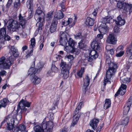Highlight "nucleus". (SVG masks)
I'll list each match as a JSON object with an SVG mask.
<instances>
[{"label": "nucleus", "mask_w": 132, "mask_h": 132, "mask_svg": "<svg viewBox=\"0 0 132 132\" xmlns=\"http://www.w3.org/2000/svg\"><path fill=\"white\" fill-rule=\"evenodd\" d=\"M123 49V47L122 45H120L117 48L116 50V52H121L123 51L122 50Z\"/></svg>", "instance_id": "052dcab7"}, {"label": "nucleus", "mask_w": 132, "mask_h": 132, "mask_svg": "<svg viewBox=\"0 0 132 132\" xmlns=\"http://www.w3.org/2000/svg\"><path fill=\"white\" fill-rule=\"evenodd\" d=\"M75 38L76 39H83V36L82 35L80 32H78L74 35Z\"/></svg>", "instance_id": "e433bc0d"}, {"label": "nucleus", "mask_w": 132, "mask_h": 132, "mask_svg": "<svg viewBox=\"0 0 132 132\" xmlns=\"http://www.w3.org/2000/svg\"><path fill=\"white\" fill-rule=\"evenodd\" d=\"M64 16V14L62 12H61L60 13L58 14L57 15H55L54 16V18L56 19L57 21L58 19H60L62 18Z\"/></svg>", "instance_id": "37998d69"}, {"label": "nucleus", "mask_w": 132, "mask_h": 132, "mask_svg": "<svg viewBox=\"0 0 132 132\" xmlns=\"http://www.w3.org/2000/svg\"><path fill=\"white\" fill-rule=\"evenodd\" d=\"M83 103L82 102H81L79 103L73 113V121L72 123L71 124L73 126H74V125L76 124L79 119L80 115L78 114V113L79 112V110L81 108V105Z\"/></svg>", "instance_id": "7ed1b4c3"}, {"label": "nucleus", "mask_w": 132, "mask_h": 132, "mask_svg": "<svg viewBox=\"0 0 132 132\" xmlns=\"http://www.w3.org/2000/svg\"><path fill=\"white\" fill-rule=\"evenodd\" d=\"M16 132H27L26 130V127L23 124H21L17 127Z\"/></svg>", "instance_id": "4be33fe9"}, {"label": "nucleus", "mask_w": 132, "mask_h": 132, "mask_svg": "<svg viewBox=\"0 0 132 132\" xmlns=\"http://www.w3.org/2000/svg\"><path fill=\"white\" fill-rule=\"evenodd\" d=\"M122 2H119L117 3V6L120 9H123V3L122 4Z\"/></svg>", "instance_id": "bf43d9fd"}, {"label": "nucleus", "mask_w": 132, "mask_h": 132, "mask_svg": "<svg viewBox=\"0 0 132 132\" xmlns=\"http://www.w3.org/2000/svg\"><path fill=\"white\" fill-rule=\"evenodd\" d=\"M99 122L98 120L96 118H94L91 120L90 123V126L92 127L93 129H95L96 127L97 124Z\"/></svg>", "instance_id": "5701e85b"}, {"label": "nucleus", "mask_w": 132, "mask_h": 132, "mask_svg": "<svg viewBox=\"0 0 132 132\" xmlns=\"http://www.w3.org/2000/svg\"><path fill=\"white\" fill-rule=\"evenodd\" d=\"M87 57H86V59H84V60H82L81 61V65L82 66H85L87 65V62L88 61V60L86 59Z\"/></svg>", "instance_id": "6e6d98bb"}, {"label": "nucleus", "mask_w": 132, "mask_h": 132, "mask_svg": "<svg viewBox=\"0 0 132 132\" xmlns=\"http://www.w3.org/2000/svg\"><path fill=\"white\" fill-rule=\"evenodd\" d=\"M31 104V103H29L23 100H21L19 103L18 106L17 111H19L20 109H21L20 112H21L23 110L26 111L27 109L25 108V106L27 107H29L30 106Z\"/></svg>", "instance_id": "20e7f679"}, {"label": "nucleus", "mask_w": 132, "mask_h": 132, "mask_svg": "<svg viewBox=\"0 0 132 132\" xmlns=\"http://www.w3.org/2000/svg\"><path fill=\"white\" fill-rule=\"evenodd\" d=\"M42 127L44 130H47L48 132H52L54 126L53 122L52 121H49L46 123L43 122L42 124Z\"/></svg>", "instance_id": "39448f33"}, {"label": "nucleus", "mask_w": 132, "mask_h": 132, "mask_svg": "<svg viewBox=\"0 0 132 132\" xmlns=\"http://www.w3.org/2000/svg\"><path fill=\"white\" fill-rule=\"evenodd\" d=\"M52 72L51 73H55L58 72V69L54 65H53L51 68Z\"/></svg>", "instance_id": "49530a36"}, {"label": "nucleus", "mask_w": 132, "mask_h": 132, "mask_svg": "<svg viewBox=\"0 0 132 132\" xmlns=\"http://www.w3.org/2000/svg\"><path fill=\"white\" fill-rule=\"evenodd\" d=\"M98 30L100 33L105 34L109 30V28L106 24L102 23L99 27Z\"/></svg>", "instance_id": "4468645a"}, {"label": "nucleus", "mask_w": 132, "mask_h": 132, "mask_svg": "<svg viewBox=\"0 0 132 132\" xmlns=\"http://www.w3.org/2000/svg\"><path fill=\"white\" fill-rule=\"evenodd\" d=\"M91 78V76H89L88 75L86 76L85 78L84 79V88L86 89L89 85Z\"/></svg>", "instance_id": "412c9836"}, {"label": "nucleus", "mask_w": 132, "mask_h": 132, "mask_svg": "<svg viewBox=\"0 0 132 132\" xmlns=\"http://www.w3.org/2000/svg\"><path fill=\"white\" fill-rule=\"evenodd\" d=\"M100 43V42H98V41L94 39L91 43V47L93 49L98 51L100 49V47L99 44Z\"/></svg>", "instance_id": "a211bd4d"}, {"label": "nucleus", "mask_w": 132, "mask_h": 132, "mask_svg": "<svg viewBox=\"0 0 132 132\" xmlns=\"http://www.w3.org/2000/svg\"><path fill=\"white\" fill-rule=\"evenodd\" d=\"M109 47V46H107L106 47V48L107 50V52H109V53L111 55L114 54V52L113 49H111L109 50L108 49H107V48H108Z\"/></svg>", "instance_id": "13d9d810"}, {"label": "nucleus", "mask_w": 132, "mask_h": 132, "mask_svg": "<svg viewBox=\"0 0 132 132\" xmlns=\"http://www.w3.org/2000/svg\"><path fill=\"white\" fill-rule=\"evenodd\" d=\"M33 0H28L26 3L27 6V8L31 11L33 6Z\"/></svg>", "instance_id": "2f4dec72"}, {"label": "nucleus", "mask_w": 132, "mask_h": 132, "mask_svg": "<svg viewBox=\"0 0 132 132\" xmlns=\"http://www.w3.org/2000/svg\"><path fill=\"white\" fill-rule=\"evenodd\" d=\"M103 34H99L97 35V36L95 37V40L98 41V42H100L101 40L103 38Z\"/></svg>", "instance_id": "ea45409f"}, {"label": "nucleus", "mask_w": 132, "mask_h": 132, "mask_svg": "<svg viewBox=\"0 0 132 132\" xmlns=\"http://www.w3.org/2000/svg\"><path fill=\"white\" fill-rule=\"evenodd\" d=\"M7 28L10 31L17 32H20L23 30L19 22L13 19L9 20Z\"/></svg>", "instance_id": "f03ea898"}, {"label": "nucleus", "mask_w": 132, "mask_h": 132, "mask_svg": "<svg viewBox=\"0 0 132 132\" xmlns=\"http://www.w3.org/2000/svg\"><path fill=\"white\" fill-rule=\"evenodd\" d=\"M61 42H59L60 44L65 46L66 45L67 43L68 42L67 39H64L61 40Z\"/></svg>", "instance_id": "3c124183"}, {"label": "nucleus", "mask_w": 132, "mask_h": 132, "mask_svg": "<svg viewBox=\"0 0 132 132\" xmlns=\"http://www.w3.org/2000/svg\"><path fill=\"white\" fill-rule=\"evenodd\" d=\"M9 47L11 52L12 53L14 57H17L18 56V54L17 50L15 48L14 46L10 45Z\"/></svg>", "instance_id": "b1692460"}, {"label": "nucleus", "mask_w": 132, "mask_h": 132, "mask_svg": "<svg viewBox=\"0 0 132 132\" xmlns=\"http://www.w3.org/2000/svg\"><path fill=\"white\" fill-rule=\"evenodd\" d=\"M65 59H67L69 61H70L73 60L74 58L73 55L71 54L67 55L65 56Z\"/></svg>", "instance_id": "a18cd8bd"}, {"label": "nucleus", "mask_w": 132, "mask_h": 132, "mask_svg": "<svg viewBox=\"0 0 132 132\" xmlns=\"http://www.w3.org/2000/svg\"><path fill=\"white\" fill-rule=\"evenodd\" d=\"M21 4L20 0H15L14 3V9H18L20 7Z\"/></svg>", "instance_id": "473e14b6"}, {"label": "nucleus", "mask_w": 132, "mask_h": 132, "mask_svg": "<svg viewBox=\"0 0 132 132\" xmlns=\"http://www.w3.org/2000/svg\"><path fill=\"white\" fill-rule=\"evenodd\" d=\"M14 60V59L12 56L9 57L8 59H7L5 60V62L3 65V68L6 69H9L12 63V62Z\"/></svg>", "instance_id": "6e6552de"}, {"label": "nucleus", "mask_w": 132, "mask_h": 132, "mask_svg": "<svg viewBox=\"0 0 132 132\" xmlns=\"http://www.w3.org/2000/svg\"><path fill=\"white\" fill-rule=\"evenodd\" d=\"M39 73L36 68L35 69L33 67H31L28 71V74H35L36 73Z\"/></svg>", "instance_id": "7c9ffc66"}, {"label": "nucleus", "mask_w": 132, "mask_h": 132, "mask_svg": "<svg viewBox=\"0 0 132 132\" xmlns=\"http://www.w3.org/2000/svg\"><path fill=\"white\" fill-rule=\"evenodd\" d=\"M60 37L59 42H61V40L67 39V34L65 32L61 31L59 34Z\"/></svg>", "instance_id": "c85d7f7f"}, {"label": "nucleus", "mask_w": 132, "mask_h": 132, "mask_svg": "<svg viewBox=\"0 0 132 132\" xmlns=\"http://www.w3.org/2000/svg\"><path fill=\"white\" fill-rule=\"evenodd\" d=\"M117 40L113 34H110L107 38L106 41L109 43L114 44H115Z\"/></svg>", "instance_id": "dca6fc26"}, {"label": "nucleus", "mask_w": 132, "mask_h": 132, "mask_svg": "<svg viewBox=\"0 0 132 132\" xmlns=\"http://www.w3.org/2000/svg\"><path fill=\"white\" fill-rule=\"evenodd\" d=\"M84 39H81L80 42L79 43V46L80 49H82L84 47V45L83 43Z\"/></svg>", "instance_id": "603ef678"}, {"label": "nucleus", "mask_w": 132, "mask_h": 132, "mask_svg": "<svg viewBox=\"0 0 132 132\" xmlns=\"http://www.w3.org/2000/svg\"><path fill=\"white\" fill-rule=\"evenodd\" d=\"M57 22L56 19L54 18L52 21L50 28V31L51 32L53 33L56 31Z\"/></svg>", "instance_id": "f3484780"}, {"label": "nucleus", "mask_w": 132, "mask_h": 132, "mask_svg": "<svg viewBox=\"0 0 132 132\" xmlns=\"http://www.w3.org/2000/svg\"><path fill=\"white\" fill-rule=\"evenodd\" d=\"M0 40H1L0 43L1 44H4L6 42L3 38V37H1V36H0Z\"/></svg>", "instance_id": "e2e57ef3"}, {"label": "nucleus", "mask_w": 132, "mask_h": 132, "mask_svg": "<svg viewBox=\"0 0 132 132\" xmlns=\"http://www.w3.org/2000/svg\"><path fill=\"white\" fill-rule=\"evenodd\" d=\"M94 20L90 17H88L86 20V24L87 25L92 26L94 23Z\"/></svg>", "instance_id": "a878e982"}, {"label": "nucleus", "mask_w": 132, "mask_h": 132, "mask_svg": "<svg viewBox=\"0 0 132 132\" xmlns=\"http://www.w3.org/2000/svg\"><path fill=\"white\" fill-rule=\"evenodd\" d=\"M13 1V0H8V1L6 5V8L8 9L9 8L10 6L11 5L12 2Z\"/></svg>", "instance_id": "4d7b16f0"}, {"label": "nucleus", "mask_w": 132, "mask_h": 132, "mask_svg": "<svg viewBox=\"0 0 132 132\" xmlns=\"http://www.w3.org/2000/svg\"><path fill=\"white\" fill-rule=\"evenodd\" d=\"M72 21V19L71 18H69L67 21H65L62 22V24L66 26L71 23Z\"/></svg>", "instance_id": "58836bf2"}, {"label": "nucleus", "mask_w": 132, "mask_h": 132, "mask_svg": "<svg viewBox=\"0 0 132 132\" xmlns=\"http://www.w3.org/2000/svg\"><path fill=\"white\" fill-rule=\"evenodd\" d=\"M44 65V63L43 62H40L38 63L36 68L39 72L43 67Z\"/></svg>", "instance_id": "72a5a7b5"}, {"label": "nucleus", "mask_w": 132, "mask_h": 132, "mask_svg": "<svg viewBox=\"0 0 132 132\" xmlns=\"http://www.w3.org/2000/svg\"><path fill=\"white\" fill-rule=\"evenodd\" d=\"M35 38H32L31 40V44L30 45V48L33 49L35 46Z\"/></svg>", "instance_id": "c03bdc74"}, {"label": "nucleus", "mask_w": 132, "mask_h": 132, "mask_svg": "<svg viewBox=\"0 0 132 132\" xmlns=\"http://www.w3.org/2000/svg\"><path fill=\"white\" fill-rule=\"evenodd\" d=\"M128 101L123 108V113L125 115H127L129 111L130 106L132 104V97H130Z\"/></svg>", "instance_id": "9b49d317"}, {"label": "nucleus", "mask_w": 132, "mask_h": 132, "mask_svg": "<svg viewBox=\"0 0 132 132\" xmlns=\"http://www.w3.org/2000/svg\"><path fill=\"white\" fill-rule=\"evenodd\" d=\"M19 20L20 23V25L21 26L22 29L26 27V24L27 22V20L25 17H23L21 16V14H20L18 16Z\"/></svg>", "instance_id": "2eb2a0df"}, {"label": "nucleus", "mask_w": 132, "mask_h": 132, "mask_svg": "<svg viewBox=\"0 0 132 132\" xmlns=\"http://www.w3.org/2000/svg\"><path fill=\"white\" fill-rule=\"evenodd\" d=\"M112 75H106V76L104 78V81L103 82V85L104 86V88L105 87L106 83L110 81V79L112 77Z\"/></svg>", "instance_id": "bb28decb"}, {"label": "nucleus", "mask_w": 132, "mask_h": 132, "mask_svg": "<svg viewBox=\"0 0 132 132\" xmlns=\"http://www.w3.org/2000/svg\"><path fill=\"white\" fill-rule=\"evenodd\" d=\"M126 54L127 56H131L132 55V46L128 47L127 48Z\"/></svg>", "instance_id": "4c0bfd02"}, {"label": "nucleus", "mask_w": 132, "mask_h": 132, "mask_svg": "<svg viewBox=\"0 0 132 132\" xmlns=\"http://www.w3.org/2000/svg\"><path fill=\"white\" fill-rule=\"evenodd\" d=\"M123 9L127 12L129 11V13L132 12V5L126 3H123Z\"/></svg>", "instance_id": "aec40b11"}, {"label": "nucleus", "mask_w": 132, "mask_h": 132, "mask_svg": "<svg viewBox=\"0 0 132 132\" xmlns=\"http://www.w3.org/2000/svg\"><path fill=\"white\" fill-rule=\"evenodd\" d=\"M19 111H18V112L17 113V114L16 115L15 114H12L11 115H15V121H16V120H20L21 118H22V113H21V112H20L19 113L18 112Z\"/></svg>", "instance_id": "a19ab883"}, {"label": "nucleus", "mask_w": 132, "mask_h": 132, "mask_svg": "<svg viewBox=\"0 0 132 132\" xmlns=\"http://www.w3.org/2000/svg\"><path fill=\"white\" fill-rule=\"evenodd\" d=\"M60 67L62 68L61 73L62 74H69V67L67 65L65 62L62 60L60 64Z\"/></svg>", "instance_id": "0eeeda50"}, {"label": "nucleus", "mask_w": 132, "mask_h": 132, "mask_svg": "<svg viewBox=\"0 0 132 132\" xmlns=\"http://www.w3.org/2000/svg\"><path fill=\"white\" fill-rule=\"evenodd\" d=\"M37 15L39 16L37 20L38 22H42L44 21L45 14L41 10L39 9L37 10L35 16H36Z\"/></svg>", "instance_id": "1a4fd4ad"}, {"label": "nucleus", "mask_w": 132, "mask_h": 132, "mask_svg": "<svg viewBox=\"0 0 132 132\" xmlns=\"http://www.w3.org/2000/svg\"><path fill=\"white\" fill-rule=\"evenodd\" d=\"M111 105L110 100L109 99H106L105 100V103L104 105V109H106L109 108Z\"/></svg>", "instance_id": "c756f323"}, {"label": "nucleus", "mask_w": 132, "mask_h": 132, "mask_svg": "<svg viewBox=\"0 0 132 132\" xmlns=\"http://www.w3.org/2000/svg\"><path fill=\"white\" fill-rule=\"evenodd\" d=\"M40 22L39 23H37L36 24V25L37 26H38V31H39V30H42V27L43 25V24L42 23L43 22Z\"/></svg>", "instance_id": "864d4df0"}, {"label": "nucleus", "mask_w": 132, "mask_h": 132, "mask_svg": "<svg viewBox=\"0 0 132 132\" xmlns=\"http://www.w3.org/2000/svg\"><path fill=\"white\" fill-rule=\"evenodd\" d=\"M111 64L112 67H109L106 71V74H113L116 72L117 68V64L113 63H112Z\"/></svg>", "instance_id": "9d476101"}, {"label": "nucleus", "mask_w": 132, "mask_h": 132, "mask_svg": "<svg viewBox=\"0 0 132 132\" xmlns=\"http://www.w3.org/2000/svg\"><path fill=\"white\" fill-rule=\"evenodd\" d=\"M126 88L127 86L126 85L123 84H121V87L115 94L114 96L116 97L119 94H120L121 95H123L126 92Z\"/></svg>", "instance_id": "f8f14e48"}, {"label": "nucleus", "mask_w": 132, "mask_h": 132, "mask_svg": "<svg viewBox=\"0 0 132 132\" xmlns=\"http://www.w3.org/2000/svg\"><path fill=\"white\" fill-rule=\"evenodd\" d=\"M46 17L47 18V20H51L53 17V12H50L48 13L46 15Z\"/></svg>", "instance_id": "de8ad7c7"}, {"label": "nucleus", "mask_w": 132, "mask_h": 132, "mask_svg": "<svg viewBox=\"0 0 132 132\" xmlns=\"http://www.w3.org/2000/svg\"><path fill=\"white\" fill-rule=\"evenodd\" d=\"M129 118L128 117H127L121 121L119 125L117 126V129L121 130V127H123V126H125L127 124L129 121Z\"/></svg>", "instance_id": "6ab92c4d"}, {"label": "nucleus", "mask_w": 132, "mask_h": 132, "mask_svg": "<svg viewBox=\"0 0 132 132\" xmlns=\"http://www.w3.org/2000/svg\"><path fill=\"white\" fill-rule=\"evenodd\" d=\"M116 56L117 57H120L122 56L124 53V51H121V52H117Z\"/></svg>", "instance_id": "5fc2aeb1"}, {"label": "nucleus", "mask_w": 132, "mask_h": 132, "mask_svg": "<svg viewBox=\"0 0 132 132\" xmlns=\"http://www.w3.org/2000/svg\"><path fill=\"white\" fill-rule=\"evenodd\" d=\"M111 19L110 17L108 16H106L102 19L101 22L102 23H104L106 24V23H109L110 20Z\"/></svg>", "instance_id": "c9c22d12"}, {"label": "nucleus", "mask_w": 132, "mask_h": 132, "mask_svg": "<svg viewBox=\"0 0 132 132\" xmlns=\"http://www.w3.org/2000/svg\"><path fill=\"white\" fill-rule=\"evenodd\" d=\"M9 102V100L7 99L6 98H3L0 101V108H1L2 107L5 108Z\"/></svg>", "instance_id": "cd10ccee"}, {"label": "nucleus", "mask_w": 132, "mask_h": 132, "mask_svg": "<svg viewBox=\"0 0 132 132\" xmlns=\"http://www.w3.org/2000/svg\"><path fill=\"white\" fill-rule=\"evenodd\" d=\"M131 62H130L129 61L127 62L126 65V68L128 69H129L131 67Z\"/></svg>", "instance_id": "774afa93"}, {"label": "nucleus", "mask_w": 132, "mask_h": 132, "mask_svg": "<svg viewBox=\"0 0 132 132\" xmlns=\"http://www.w3.org/2000/svg\"><path fill=\"white\" fill-rule=\"evenodd\" d=\"M33 52V50L32 49L30 51V52L28 53V54L26 56V58H27L29 57L30 56H31L32 54V53Z\"/></svg>", "instance_id": "338daca9"}, {"label": "nucleus", "mask_w": 132, "mask_h": 132, "mask_svg": "<svg viewBox=\"0 0 132 132\" xmlns=\"http://www.w3.org/2000/svg\"><path fill=\"white\" fill-rule=\"evenodd\" d=\"M65 2V1H63V2H62V3L60 4V5L62 8V11H65V9L64 4Z\"/></svg>", "instance_id": "0e129e2a"}, {"label": "nucleus", "mask_w": 132, "mask_h": 132, "mask_svg": "<svg viewBox=\"0 0 132 132\" xmlns=\"http://www.w3.org/2000/svg\"><path fill=\"white\" fill-rule=\"evenodd\" d=\"M69 44L71 47H73L76 45V43L72 39L70 38L69 41Z\"/></svg>", "instance_id": "09e8293b"}, {"label": "nucleus", "mask_w": 132, "mask_h": 132, "mask_svg": "<svg viewBox=\"0 0 132 132\" xmlns=\"http://www.w3.org/2000/svg\"><path fill=\"white\" fill-rule=\"evenodd\" d=\"M130 77H126L124 78L123 82L124 83H127L130 81Z\"/></svg>", "instance_id": "680f3d73"}, {"label": "nucleus", "mask_w": 132, "mask_h": 132, "mask_svg": "<svg viewBox=\"0 0 132 132\" xmlns=\"http://www.w3.org/2000/svg\"><path fill=\"white\" fill-rule=\"evenodd\" d=\"M116 23L118 25L120 26L124 24L125 21L124 19H122L119 15L117 17V20L116 21Z\"/></svg>", "instance_id": "393cba45"}, {"label": "nucleus", "mask_w": 132, "mask_h": 132, "mask_svg": "<svg viewBox=\"0 0 132 132\" xmlns=\"http://www.w3.org/2000/svg\"><path fill=\"white\" fill-rule=\"evenodd\" d=\"M34 129L36 132H44V129H43L42 127H41L39 126H36L34 128Z\"/></svg>", "instance_id": "f704fd0d"}, {"label": "nucleus", "mask_w": 132, "mask_h": 132, "mask_svg": "<svg viewBox=\"0 0 132 132\" xmlns=\"http://www.w3.org/2000/svg\"><path fill=\"white\" fill-rule=\"evenodd\" d=\"M101 67V64H100L99 66L97 67L96 68V71H97L96 74H98L99 73V72L100 71Z\"/></svg>", "instance_id": "69168bd1"}, {"label": "nucleus", "mask_w": 132, "mask_h": 132, "mask_svg": "<svg viewBox=\"0 0 132 132\" xmlns=\"http://www.w3.org/2000/svg\"><path fill=\"white\" fill-rule=\"evenodd\" d=\"M96 51L94 49L91 50L90 49L87 50L88 52H89L90 56L87 57L86 59L88 60V61L91 62L93 59H95L98 57V54Z\"/></svg>", "instance_id": "423d86ee"}, {"label": "nucleus", "mask_w": 132, "mask_h": 132, "mask_svg": "<svg viewBox=\"0 0 132 132\" xmlns=\"http://www.w3.org/2000/svg\"><path fill=\"white\" fill-rule=\"evenodd\" d=\"M15 115H10L6 117L2 122L1 123V126L6 122V129L9 130H12L14 131V122L15 120Z\"/></svg>", "instance_id": "f257e3e1"}, {"label": "nucleus", "mask_w": 132, "mask_h": 132, "mask_svg": "<svg viewBox=\"0 0 132 132\" xmlns=\"http://www.w3.org/2000/svg\"><path fill=\"white\" fill-rule=\"evenodd\" d=\"M73 49L72 48L70 45L67 46L65 47L64 50L67 52H71Z\"/></svg>", "instance_id": "8fccbe9b"}, {"label": "nucleus", "mask_w": 132, "mask_h": 132, "mask_svg": "<svg viewBox=\"0 0 132 132\" xmlns=\"http://www.w3.org/2000/svg\"><path fill=\"white\" fill-rule=\"evenodd\" d=\"M30 78L32 82L35 85L39 84L41 81V78L36 75H30Z\"/></svg>", "instance_id": "ddd939ff"}, {"label": "nucleus", "mask_w": 132, "mask_h": 132, "mask_svg": "<svg viewBox=\"0 0 132 132\" xmlns=\"http://www.w3.org/2000/svg\"><path fill=\"white\" fill-rule=\"evenodd\" d=\"M6 31L5 28H3L0 30V36L1 37H3L6 34Z\"/></svg>", "instance_id": "79ce46f5"}]
</instances>
